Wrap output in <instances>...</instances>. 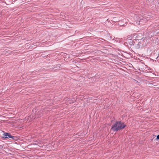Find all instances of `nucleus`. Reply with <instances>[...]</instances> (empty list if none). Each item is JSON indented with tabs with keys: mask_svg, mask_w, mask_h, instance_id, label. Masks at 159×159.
Masks as SVG:
<instances>
[{
	"mask_svg": "<svg viewBox=\"0 0 159 159\" xmlns=\"http://www.w3.org/2000/svg\"><path fill=\"white\" fill-rule=\"evenodd\" d=\"M125 126L126 125L122 122L117 121L112 125L111 129L117 131L124 129Z\"/></svg>",
	"mask_w": 159,
	"mask_h": 159,
	"instance_id": "f257e3e1",
	"label": "nucleus"
},
{
	"mask_svg": "<svg viewBox=\"0 0 159 159\" xmlns=\"http://www.w3.org/2000/svg\"><path fill=\"white\" fill-rule=\"evenodd\" d=\"M133 35H131L130 36H129L128 38L126 40V41L131 45H134L135 43V42L132 40Z\"/></svg>",
	"mask_w": 159,
	"mask_h": 159,
	"instance_id": "f03ea898",
	"label": "nucleus"
},
{
	"mask_svg": "<svg viewBox=\"0 0 159 159\" xmlns=\"http://www.w3.org/2000/svg\"><path fill=\"white\" fill-rule=\"evenodd\" d=\"M11 138L13 139V140H15L16 139V137L12 136L11 135L10 133H8V134L7 135V137Z\"/></svg>",
	"mask_w": 159,
	"mask_h": 159,
	"instance_id": "7ed1b4c3",
	"label": "nucleus"
},
{
	"mask_svg": "<svg viewBox=\"0 0 159 159\" xmlns=\"http://www.w3.org/2000/svg\"><path fill=\"white\" fill-rule=\"evenodd\" d=\"M8 134V133H4L3 135V136H2V138H3L5 139L7 138V135Z\"/></svg>",
	"mask_w": 159,
	"mask_h": 159,
	"instance_id": "20e7f679",
	"label": "nucleus"
},
{
	"mask_svg": "<svg viewBox=\"0 0 159 159\" xmlns=\"http://www.w3.org/2000/svg\"><path fill=\"white\" fill-rule=\"evenodd\" d=\"M157 139H159V134L157 136Z\"/></svg>",
	"mask_w": 159,
	"mask_h": 159,
	"instance_id": "39448f33",
	"label": "nucleus"
}]
</instances>
